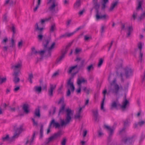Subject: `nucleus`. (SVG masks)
I'll list each match as a JSON object with an SVG mask.
<instances>
[{"mask_svg": "<svg viewBox=\"0 0 145 145\" xmlns=\"http://www.w3.org/2000/svg\"><path fill=\"white\" fill-rule=\"evenodd\" d=\"M117 74L121 78L125 76L127 78H128L133 74V70L131 68L126 67L123 68L121 63L116 67Z\"/></svg>", "mask_w": 145, "mask_h": 145, "instance_id": "obj_1", "label": "nucleus"}, {"mask_svg": "<svg viewBox=\"0 0 145 145\" xmlns=\"http://www.w3.org/2000/svg\"><path fill=\"white\" fill-rule=\"evenodd\" d=\"M51 40V39L48 38L43 40L42 42L44 48L47 50L48 53L46 56L48 57H51V52L54 49L55 47L56 43L55 42H52L50 45Z\"/></svg>", "mask_w": 145, "mask_h": 145, "instance_id": "obj_2", "label": "nucleus"}, {"mask_svg": "<svg viewBox=\"0 0 145 145\" xmlns=\"http://www.w3.org/2000/svg\"><path fill=\"white\" fill-rule=\"evenodd\" d=\"M51 17L46 18L44 19H41L39 22H37L35 26V30L38 33H41L44 29V24L45 22L50 20Z\"/></svg>", "mask_w": 145, "mask_h": 145, "instance_id": "obj_3", "label": "nucleus"}, {"mask_svg": "<svg viewBox=\"0 0 145 145\" xmlns=\"http://www.w3.org/2000/svg\"><path fill=\"white\" fill-rule=\"evenodd\" d=\"M104 127L106 129L108 135L107 138V144L108 145H111V142L112 140L114 131L116 128V126L113 125L110 127L105 125H104Z\"/></svg>", "mask_w": 145, "mask_h": 145, "instance_id": "obj_4", "label": "nucleus"}, {"mask_svg": "<svg viewBox=\"0 0 145 145\" xmlns=\"http://www.w3.org/2000/svg\"><path fill=\"white\" fill-rule=\"evenodd\" d=\"M65 112L66 114L65 121L61 119L60 120V125L62 127L69 123L71 119V116L73 115V113L71 109H66Z\"/></svg>", "mask_w": 145, "mask_h": 145, "instance_id": "obj_5", "label": "nucleus"}, {"mask_svg": "<svg viewBox=\"0 0 145 145\" xmlns=\"http://www.w3.org/2000/svg\"><path fill=\"white\" fill-rule=\"evenodd\" d=\"M47 4L48 6V9L50 12H54L58 10V4L55 0H47Z\"/></svg>", "mask_w": 145, "mask_h": 145, "instance_id": "obj_6", "label": "nucleus"}, {"mask_svg": "<svg viewBox=\"0 0 145 145\" xmlns=\"http://www.w3.org/2000/svg\"><path fill=\"white\" fill-rule=\"evenodd\" d=\"M114 76L113 75H110L108 78V80L111 86H113V88L111 89L112 92V93L117 94L118 93L119 89V86L116 83V80L115 79H114L112 82L110 81V78Z\"/></svg>", "mask_w": 145, "mask_h": 145, "instance_id": "obj_7", "label": "nucleus"}, {"mask_svg": "<svg viewBox=\"0 0 145 145\" xmlns=\"http://www.w3.org/2000/svg\"><path fill=\"white\" fill-rule=\"evenodd\" d=\"M125 128L123 127L120 129L119 132V134L122 137V142L124 143H126L127 141L133 139V138L127 137L125 131Z\"/></svg>", "mask_w": 145, "mask_h": 145, "instance_id": "obj_8", "label": "nucleus"}, {"mask_svg": "<svg viewBox=\"0 0 145 145\" xmlns=\"http://www.w3.org/2000/svg\"><path fill=\"white\" fill-rule=\"evenodd\" d=\"M96 20L97 21L100 20H106L109 19L108 16L106 14H102L101 12H99L97 10L95 15Z\"/></svg>", "mask_w": 145, "mask_h": 145, "instance_id": "obj_9", "label": "nucleus"}, {"mask_svg": "<svg viewBox=\"0 0 145 145\" xmlns=\"http://www.w3.org/2000/svg\"><path fill=\"white\" fill-rule=\"evenodd\" d=\"M52 126L53 127H55V128H59L61 125L59 123L57 122H55L54 119H52L50 121L48 128L47 129V133L48 134L50 132V129Z\"/></svg>", "mask_w": 145, "mask_h": 145, "instance_id": "obj_10", "label": "nucleus"}, {"mask_svg": "<svg viewBox=\"0 0 145 145\" xmlns=\"http://www.w3.org/2000/svg\"><path fill=\"white\" fill-rule=\"evenodd\" d=\"M72 78H70L67 80V89H71V92H73L75 88L73 84V81L72 80Z\"/></svg>", "mask_w": 145, "mask_h": 145, "instance_id": "obj_11", "label": "nucleus"}, {"mask_svg": "<svg viewBox=\"0 0 145 145\" xmlns=\"http://www.w3.org/2000/svg\"><path fill=\"white\" fill-rule=\"evenodd\" d=\"M83 112V109H77L74 116V119L80 121L83 117L82 115Z\"/></svg>", "mask_w": 145, "mask_h": 145, "instance_id": "obj_12", "label": "nucleus"}, {"mask_svg": "<svg viewBox=\"0 0 145 145\" xmlns=\"http://www.w3.org/2000/svg\"><path fill=\"white\" fill-rule=\"evenodd\" d=\"M20 72V71L19 70L17 71L14 72L13 74V75L14 76V78L13 79V81L14 83L16 84L18 83L20 81V78L18 76V74Z\"/></svg>", "mask_w": 145, "mask_h": 145, "instance_id": "obj_13", "label": "nucleus"}, {"mask_svg": "<svg viewBox=\"0 0 145 145\" xmlns=\"http://www.w3.org/2000/svg\"><path fill=\"white\" fill-rule=\"evenodd\" d=\"M22 66V62L21 61H19L15 63V64L12 66L11 68L14 72L16 71V70L18 69H21Z\"/></svg>", "mask_w": 145, "mask_h": 145, "instance_id": "obj_14", "label": "nucleus"}, {"mask_svg": "<svg viewBox=\"0 0 145 145\" xmlns=\"http://www.w3.org/2000/svg\"><path fill=\"white\" fill-rule=\"evenodd\" d=\"M23 131V125H20L18 127L16 130V132L14 135L12 137V138H17L19 135Z\"/></svg>", "mask_w": 145, "mask_h": 145, "instance_id": "obj_15", "label": "nucleus"}, {"mask_svg": "<svg viewBox=\"0 0 145 145\" xmlns=\"http://www.w3.org/2000/svg\"><path fill=\"white\" fill-rule=\"evenodd\" d=\"M56 87V85L55 84H50L49 88L48 89V94L49 95L52 97L53 95V91Z\"/></svg>", "mask_w": 145, "mask_h": 145, "instance_id": "obj_16", "label": "nucleus"}, {"mask_svg": "<svg viewBox=\"0 0 145 145\" xmlns=\"http://www.w3.org/2000/svg\"><path fill=\"white\" fill-rule=\"evenodd\" d=\"M92 112L93 116V119L95 122H98L99 121L98 118V114L97 109H93Z\"/></svg>", "mask_w": 145, "mask_h": 145, "instance_id": "obj_17", "label": "nucleus"}, {"mask_svg": "<svg viewBox=\"0 0 145 145\" xmlns=\"http://www.w3.org/2000/svg\"><path fill=\"white\" fill-rule=\"evenodd\" d=\"M118 4V1H113L111 3L110 7L108 9V11L110 12L113 11L114 8L117 7Z\"/></svg>", "mask_w": 145, "mask_h": 145, "instance_id": "obj_18", "label": "nucleus"}, {"mask_svg": "<svg viewBox=\"0 0 145 145\" xmlns=\"http://www.w3.org/2000/svg\"><path fill=\"white\" fill-rule=\"evenodd\" d=\"M87 80L82 77H79L77 80V83L79 86H81L82 83H87Z\"/></svg>", "mask_w": 145, "mask_h": 145, "instance_id": "obj_19", "label": "nucleus"}, {"mask_svg": "<svg viewBox=\"0 0 145 145\" xmlns=\"http://www.w3.org/2000/svg\"><path fill=\"white\" fill-rule=\"evenodd\" d=\"M63 133V132L62 130H60L54 133L53 135L55 139H56L60 137Z\"/></svg>", "mask_w": 145, "mask_h": 145, "instance_id": "obj_20", "label": "nucleus"}, {"mask_svg": "<svg viewBox=\"0 0 145 145\" xmlns=\"http://www.w3.org/2000/svg\"><path fill=\"white\" fill-rule=\"evenodd\" d=\"M14 138H12H12H10L8 135H7L5 136H4L2 137V140L3 142L7 141L9 142H12Z\"/></svg>", "mask_w": 145, "mask_h": 145, "instance_id": "obj_21", "label": "nucleus"}, {"mask_svg": "<svg viewBox=\"0 0 145 145\" xmlns=\"http://www.w3.org/2000/svg\"><path fill=\"white\" fill-rule=\"evenodd\" d=\"M120 106L118 101H113L110 105L111 107L112 108H116L118 106Z\"/></svg>", "mask_w": 145, "mask_h": 145, "instance_id": "obj_22", "label": "nucleus"}, {"mask_svg": "<svg viewBox=\"0 0 145 145\" xmlns=\"http://www.w3.org/2000/svg\"><path fill=\"white\" fill-rule=\"evenodd\" d=\"M42 88L40 86H36L33 88V90L36 93L39 94L41 93Z\"/></svg>", "mask_w": 145, "mask_h": 145, "instance_id": "obj_23", "label": "nucleus"}, {"mask_svg": "<svg viewBox=\"0 0 145 145\" xmlns=\"http://www.w3.org/2000/svg\"><path fill=\"white\" fill-rule=\"evenodd\" d=\"M66 53V51L62 52L61 55L57 58L56 60V63H58L60 62L64 58L65 55Z\"/></svg>", "mask_w": 145, "mask_h": 145, "instance_id": "obj_24", "label": "nucleus"}, {"mask_svg": "<svg viewBox=\"0 0 145 145\" xmlns=\"http://www.w3.org/2000/svg\"><path fill=\"white\" fill-rule=\"evenodd\" d=\"M38 132H34L33 135L32 137L31 138V139L29 140H27L25 143V144H27L28 143H29V145H32V143L34 140V138L36 134H37Z\"/></svg>", "mask_w": 145, "mask_h": 145, "instance_id": "obj_25", "label": "nucleus"}, {"mask_svg": "<svg viewBox=\"0 0 145 145\" xmlns=\"http://www.w3.org/2000/svg\"><path fill=\"white\" fill-rule=\"evenodd\" d=\"M48 51L47 49H44V50H41L39 51V55L41 56H43L44 55H45V56L47 57H48L46 55L47 54Z\"/></svg>", "mask_w": 145, "mask_h": 145, "instance_id": "obj_26", "label": "nucleus"}, {"mask_svg": "<svg viewBox=\"0 0 145 145\" xmlns=\"http://www.w3.org/2000/svg\"><path fill=\"white\" fill-rule=\"evenodd\" d=\"M127 37H129L131 34V33L133 31V28L132 26H129L127 28Z\"/></svg>", "mask_w": 145, "mask_h": 145, "instance_id": "obj_27", "label": "nucleus"}, {"mask_svg": "<svg viewBox=\"0 0 145 145\" xmlns=\"http://www.w3.org/2000/svg\"><path fill=\"white\" fill-rule=\"evenodd\" d=\"M107 93V90L106 89H105L103 91L102 93L103 95V99L101 105V109H103L104 106V101L105 99V95Z\"/></svg>", "mask_w": 145, "mask_h": 145, "instance_id": "obj_28", "label": "nucleus"}, {"mask_svg": "<svg viewBox=\"0 0 145 145\" xmlns=\"http://www.w3.org/2000/svg\"><path fill=\"white\" fill-rule=\"evenodd\" d=\"M144 1L143 0H140L138 2V6L136 8V10H138L139 9H142V5L143 4Z\"/></svg>", "mask_w": 145, "mask_h": 145, "instance_id": "obj_29", "label": "nucleus"}, {"mask_svg": "<svg viewBox=\"0 0 145 145\" xmlns=\"http://www.w3.org/2000/svg\"><path fill=\"white\" fill-rule=\"evenodd\" d=\"M40 116L39 109H36L34 113V118L37 117L40 118Z\"/></svg>", "mask_w": 145, "mask_h": 145, "instance_id": "obj_30", "label": "nucleus"}, {"mask_svg": "<svg viewBox=\"0 0 145 145\" xmlns=\"http://www.w3.org/2000/svg\"><path fill=\"white\" fill-rule=\"evenodd\" d=\"M77 67V65H76L69 67L67 71L68 73L70 74L72 72L74 71L75 69Z\"/></svg>", "mask_w": 145, "mask_h": 145, "instance_id": "obj_31", "label": "nucleus"}, {"mask_svg": "<svg viewBox=\"0 0 145 145\" xmlns=\"http://www.w3.org/2000/svg\"><path fill=\"white\" fill-rule=\"evenodd\" d=\"M108 2V0H103V2L101 5V8L102 9H105L106 7V4Z\"/></svg>", "mask_w": 145, "mask_h": 145, "instance_id": "obj_32", "label": "nucleus"}, {"mask_svg": "<svg viewBox=\"0 0 145 145\" xmlns=\"http://www.w3.org/2000/svg\"><path fill=\"white\" fill-rule=\"evenodd\" d=\"M10 47L14 48L15 46V41L13 38H12L10 40Z\"/></svg>", "mask_w": 145, "mask_h": 145, "instance_id": "obj_33", "label": "nucleus"}, {"mask_svg": "<svg viewBox=\"0 0 145 145\" xmlns=\"http://www.w3.org/2000/svg\"><path fill=\"white\" fill-rule=\"evenodd\" d=\"M129 102L126 99H125L123 102L121 107L123 108H125L126 106L128 104Z\"/></svg>", "mask_w": 145, "mask_h": 145, "instance_id": "obj_34", "label": "nucleus"}, {"mask_svg": "<svg viewBox=\"0 0 145 145\" xmlns=\"http://www.w3.org/2000/svg\"><path fill=\"white\" fill-rule=\"evenodd\" d=\"M81 1L80 0H77L74 4V8H77L80 5Z\"/></svg>", "mask_w": 145, "mask_h": 145, "instance_id": "obj_35", "label": "nucleus"}, {"mask_svg": "<svg viewBox=\"0 0 145 145\" xmlns=\"http://www.w3.org/2000/svg\"><path fill=\"white\" fill-rule=\"evenodd\" d=\"M83 90L84 92L87 95H88L90 91L91 90L90 88L86 87H84Z\"/></svg>", "mask_w": 145, "mask_h": 145, "instance_id": "obj_36", "label": "nucleus"}, {"mask_svg": "<svg viewBox=\"0 0 145 145\" xmlns=\"http://www.w3.org/2000/svg\"><path fill=\"white\" fill-rule=\"evenodd\" d=\"M145 18V13L143 12L142 13L140 16L138 17L137 18V20L138 21H141L142 19Z\"/></svg>", "mask_w": 145, "mask_h": 145, "instance_id": "obj_37", "label": "nucleus"}, {"mask_svg": "<svg viewBox=\"0 0 145 145\" xmlns=\"http://www.w3.org/2000/svg\"><path fill=\"white\" fill-rule=\"evenodd\" d=\"M94 8L98 10L99 7V5L97 3V0H93Z\"/></svg>", "mask_w": 145, "mask_h": 145, "instance_id": "obj_38", "label": "nucleus"}, {"mask_svg": "<svg viewBox=\"0 0 145 145\" xmlns=\"http://www.w3.org/2000/svg\"><path fill=\"white\" fill-rule=\"evenodd\" d=\"M23 113H20L19 114L21 116L24 115V114H27L30 112L29 109H23Z\"/></svg>", "mask_w": 145, "mask_h": 145, "instance_id": "obj_39", "label": "nucleus"}, {"mask_svg": "<svg viewBox=\"0 0 145 145\" xmlns=\"http://www.w3.org/2000/svg\"><path fill=\"white\" fill-rule=\"evenodd\" d=\"M56 29V26L55 24H52L50 29V33L53 32Z\"/></svg>", "mask_w": 145, "mask_h": 145, "instance_id": "obj_40", "label": "nucleus"}, {"mask_svg": "<svg viewBox=\"0 0 145 145\" xmlns=\"http://www.w3.org/2000/svg\"><path fill=\"white\" fill-rule=\"evenodd\" d=\"M33 75L32 73H30L29 74L28 80L29 81L31 84L32 83V79L33 78Z\"/></svg>", "mask_w": 145, "mask_h": 145, "instance_id": "obj_41", "label": "nucleus"}, {"mask_svg": "<svg viewBox=\"0 0 145 145\" xmlns=\"http://www.w3.org/2000/svg\"><path fill=\"white\" fill-rule=\"evenodd\" d=\"M75 61H76L78 62H79L80 61H81L82 64H83L85 61V60L84 59H82V58L77 57L76 59L75 60Z\"/></svg>", "mask_w": 145, "mask_h": 145, "instance_id": "obj_42", "label": "nucleus"}, {"mask_svg": "<svg viewBox=\"0 0 145 145\" xmlns=\"http://www.w3.org/2000/svg\"><path fill=\"white\" fill-rule=\"evenodd\" d=\"M43 127L42 126H41L40 130V138H42L43 137Z\"/></svg>", "mask_w": 145, "mask_h": 145, "instance_id": "obj_43", "label": "nucleus"}, {"mask_svg": "<svg viewBox=\"0 0 145 145\" xmlns=\"http://www.w3.org/2000/svg\"><path fill=\"white\" fill-rule=\"evenodd\" d=\"M64 103V99L63 97L61 98L57 102V104L58 105Z\"/></svg>", "mask_w": 145, "mask_h": 145, "instance_id": "obj_44", "label": "nucleus"}, {"mask_svg": "<svg viewBox=\"0 0 145 145\" xmlns=\"http://www.w3.org/2000/svg\"><path fill=\"white\" fill-rule=\"evenodd\" d=\"M23 109H28L30 108V106L27 103H24L23 105Z\"/></svg>", "mask_w": 145, "mask_h": 145, "instance_id": "obj_45", "label": "nucleus"}, {"mask_svg": "<svg viewBox=\"0 0 145 145\" xmlns=\"http://www.w3.org/2000/svg\"><path fill=\"white\" fill-rule=\"evenodd\" d=\"M7 80L6 77L0 78V84H1L3 83H5L6 82Z\"/></svg>", "mask_w": 145, "mask_h": 145, "instance_id": "obj_46", "label": "nucleus"}, {"mask_svg": "<svg viewBox=\"0 0 145 145\" xmlns=\"http://www.w3.org/2000/svg\"><path fill=\"white\" fill-rule=\"evenodd\" d=\"M75 32V31H74L71 33H67L63 36L69 37L72 35Z\"/></svg>", "mask_w": 145, "mask_h": 145, "instance_id": "obj_47", "label": "nucleus"}, {"mask_svg": "<svg viewBox=\"0 0 145 145\" xmlns=\"http://www.w3.org/2000/svg\"><path fill=\"white\" fill-rule=\"evenodd\" d=\"M40 33H39V34L37 36V39L39 41H41L43 37V35Z\"/></svg>", "mask_w": 145, "mask_h": 145, "instance_id": "obj_48", "label": "nucleus"}, {"mask_svg": "<svg viewBox=\"0 0 145 145\" xmlns=\"http://www.w3.org/2000/svg\"><path fill=\"white\" fill-rule=\"evenodd\" d=\"M93 65L92 64H91L88 66L87 68V69L88 72H89L91 70H93Z\"/></svg>", "mask_w": 145, "mask_h": 145, "instance_id": "obj_49", "label": "nucleus"}, {"mask_svg": "<svg viewBox=\"0 0 145 145\" xmlns=\"http://www.w3.org/2000/svg\"><path fill=\"white\" fill-rule=\"evenodd\" d=\"M23 41L22 40L18 42V47L19 48H21L23 46Z\"/></svg>", "mask_w": 145, "mask_h": 145, "instance_id": "obj_50", "label": "nucleus"}, {"mask_svg": "<svg viewBox=\"0 0 145 145\" xmlns=\"http://www.w3.org/2000/svg\"><path fill=\"white\" fill-rule=\"evenodd\" d=\"M137 12H134L132 16V17L131 18V20L134 21L137 17Z\"/></svg>", "mask_w": 145, "mask_h": 145, "instance_id": "obj_51", "label": "nucleus"}, {"mask_svg": "<svg viewBox=\"0 0 145 145\" xmlns=\"http://www.w3.org/2000/svg\"><path fill=\"white\" fill-rule=\"evenodd\" d=\"M20 89V86H19L15 85L14 87V88L13 89V91L14 92H17Z\"/></svg>", "mask_w": 145, "mask_h": 145, "instance_id": "obj_52", "label": "nucleus"}, {"mask_svg": "<svg viewBox=\"0 0 145 145\" xmlns=\"http://www.w3.org/2000/svg\"><path fill=\"white\" fill-rule=\"evenodd\" d=\"M142 44L141 42H139L137 44V47L139 49L140 51H141L142 47Z\"/></svg>", "mask_w": 145, "mask_h": 145, "instance_id": "obj_53", "label": "nucleus"}, {"mask_svg": "<svg viewBox=\"0 0 145 145\" xmlns=\"http://www.w3.org/2000/svg\"><path fill=\"white\" fill-rule=\"evenodd\" d=\"M8 40L7 38L6 37H5L2 40L1 43L3 45H5L6 44V42Z\"/></svg>", "mask_w": 145, "mask_h": 145, "instance_id": "obj_54", "label": "nucleus"}, {"mask_svg": "<svg viewBox=\"0 0 145 145\" xmlns=\"http://www.w3.org/2000/svg\"><path fill=\"white\" fill-rule=\"evenodd\" d=\"M103 62V59L101 58L99 59V61L98 62V64L97 65V67H100V66H101V65H102Z\"/></svg>", "mask_w": 145, "mask_h": 145, "instance_id": "obj_55", "label": "nucleus"}, {"mask_svg": "<svg viewBox=\"0 0 145 145\" xmlns=\"http://www.w3.org/2000/svg\"><path fill=\"white\" fill-rule=\"evenodd\" d=\"M91 38L90 37L86 35L84 36V40L85 41H88L89 40L91 39Z\"/></svg>", "mask_w": 145, "mask_h": 145, "instance_id": "obj_56", "label": "nucleus"}, {"mask_svg": "<svg viewBox=\"0 0 145 145\" xmlns=\"http://www.w3.org/2000/svg\"><path fill=\"white\" fill-rule=\"evenodd\" d=\"M32 54L35 55L39 54V51L38 52L34 48H33L32 50Z\"/></svg>", "mask_w": 145, "mask_h": 145, "instance_id": "obj_57", "label": "nucleus"}, {"mask_svg": "<svg viewBox=\"0 0 145 145\" xmlns=\"http://www.w3.org/2000/svg\"><path fill=\"white\" fill-rule=\"evenodd\" d=\"M55 139L54 138V137H53V135L52 136L48 138V141L47 143V144L49 142L52 141L53 140Z\"/></svg>", "mask_w": 145, "mask_h": 145, "instance_id": "obj_58", "label": "nucleus"}, {"mask_svg": "<svg viewBox=\"0 0 145 145\" xmlns=\"http://www.w3.org/2000/svg\"><path fill=\"white\" fill-rule=\"evenodd\" d=\"M145 123V121H139L138 122V126H142Z\"/></svg>", "mask_w": 145, "mask_h": 145, "instance_id": "obj_59", "label": "nucleus"}, {"mask_svg": "<svg viewBox=\"0 0 145 145\" xmlns=\"http://www.w3.org/2000/svg\"><path fill=\"white\" fill-rule=\"evenodd\" d=\"M130 123V122L128 120H126L124 122V126L125 127H127L129 125Z\"/></svg>", "mask_w": 145, "mask_h": 145, "instance_id": "obj_60", "label": "nucleus"}, {"mask_svg": "<svg viewBox=\"0 0 145 145\" xmlns=\"http://www.w3.org/2000/svg\"><path fill=\"white\" fill-rule=\"evenodd\" d=\"M35 118H32L31 120L33 122V125L34 126H37V121H35Z\"/></svg>", "mask_w": 145, "mask_h": 145, "instance_id": "obj_61", "label": "nucleus"}, {"mask_svg": "<svg viewBox=\"0 0 145 145\" xmlns=\"http://www.w3.org/2000/svg\"><path fill=\"white\" fill-rule=\"evenodd\" d=\"M1 108H8L7 105L5 103H2L1 105Z\"/></svg>", "mask_w": 145, "mask_h": 145, "instance_id": "obj_62", "label": "nucleus"}, {"mask_svg": "<svg viewBox=\"0 0 145 145\" xmlns=\"http://www.w3.org/2000/svg\"><path fill=\"white\" fill-rule=\"evenodd\" d=\"M81 51L80 48H76L75 50L74 53L75 54H77L79 53Z\"/></svg>", "mask_w": 145, "mask_h": 145, "instance_id": "obj_63", "label": "nucleus"}, {"mask_svg": "<svg viewBox=\"0 0 145 145\" xmlns=\"http://www.w3.org/2000/svg\"><path fill=\"white\" fill-rule=\"evenodd\" d=\"M98 137H100L103 135V134L101 130H99L98 131Z\"/></svg>", "mask_w": 145, "mask_h": 145, "instance_id": "obj_64", "label": "nucleus"}]
</instances>
